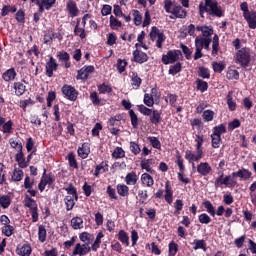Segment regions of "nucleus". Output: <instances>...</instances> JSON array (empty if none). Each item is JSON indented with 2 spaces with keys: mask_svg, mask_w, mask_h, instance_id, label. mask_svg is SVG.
<instances>
[{
  "mask_svg": "<svg viewBox=\"0 0 256 256\" xmlns=\"http://www.w3.org/2000/svg\"><path fill=\"white\" fill-rule=\"evenodd\" d=\"M198 11L201 19H205V13L209 17H217L218 19L225 17V10L219 5L217 0H204V2H200Z\"/></svg>",
  "mask_w": 256,
  "mask_h": 256,
  "instance_id": "f257e3e1",
  "label": "nucleus"
},
{
  "mask_svg": "<svg viewBox=\"0 0 256 256\" xmlns=\"http://www.w3.org/2000/svg\"><path fill=\"white\" fill-rule=\"evenodd\" d=\"M195 143H196V154H193L191 150L185 151V159L189 163H192V167H195V163L193 162L196 161V163H198V161H201V159H203V143H205V136L197 134Z\"/></svg>",
  "mask_w": 256,
  "mask_h": 256,
  "instance_id": "f03ea898",
  "label": "nucleus"
},
{
  "mask_svg": "<svg viewBox=\"0 0 256 256\" xmlns=\"http://www.w3.org/2000/svg\"><path fill=\"white\" fill-rule=\"evenodd\" d=\"M137 109L142 115L149 117V121L152 125H155V127H158L159 125H161L163 121V117H161V115H163V111L148 108L143 104L138 105Z\"/></svg>",
  "mask_w": 256,
  "mask_h": 256,
  "instance_id": "7ed1b4c3",
  "label": "nucleus"
},
{
  "mask_svg": "<svg viewBox=\"0 0 256 256\" xmlns=\"http://www.w3.org/2000/svg\"><path fill=\"white\" fill-rule=\"evenodd\" d=\"M173 1L165 0L164 1V9L166 13H171L169 19H185L187 17V10L183 9L181 5H175L173 9Z\"/></svg>",
  "mask_w": 256,
  "mask_h": 256,
  "instance_id": "20e7f679",
  "label": "nucleus"
},
{
  "mask_svg": "<svg viewBox=\"0 0 256 256\" xmlns=\"http://www.w3.org/2000/svg\"><path fill=\"white\" fill-rule=\"evenodd\" d=\"M67 192V196L64 198V203L66 205V211H73V207H75V203L79 201V194L77 193V188L70 183L67 188H64Z\"/></svg>",
  "mask_w": 256,
  "mask_h": 256,
  "instance_id": "39448f33",
  "label": "nucleus"
},
{
  "mask_svg": "<svg viewBox=\"0 0 256 256\" xmlns=\"http://www.w3.org/2000/svg\"><path fill=\"white\" fill-rule=\"evenodd\" d=\"M236 65H240L242 69H247L251 65V50L247 47L238 50L234 56Z\"/></svg>",
  "mask_w": 256,
  "mask_h": 256,
  "instance_id": "423d86ee",
  "label": "nucleus"
},
{
  "mask_svg": "<svg viewBox=\"0 0 256 256\" xmlns=\"http://www.w3.org/2000/svg\"><path fill=\"white\" fill-rule=\"evenodd\" d=\"M24 207L30 209V213L32 215V222L37 223V221H39V208L37 207V201L29 197V195H26L24 198Z\"/></svg>",
  "mask_w": 256,
  "mask_h": 256,
  "instance_id": "0eeeda50",
  "label": "nucleus"
},
{
  "mask_svg": "<svg viewBox=\"0 0 256 256\" xmlns=\"http://www.w3.org/2000/svg\"><path fill=\"white\" fill-rule=\"evenodd\" d=\"M176 165L179 168V171L177 173V177H178V181H180L181 183H184V185H189V183H191V179L189 177H185L184 173H185V164H183V157L181 156V154H179V151H177V155H176Z\"/></svg>",
  "mask_w": 256,
  "mask_h": 256,
  "instance_id": "6e6552de",
  "label": "nucleus"
},
{
  "mask_svg": "<svg viewBox=\"0 0 256 256\" xmlns=\"http://www.w3.org/2000/svg\"><path fill=\"white\" fill-rule=\"evenodd\" d=\"M179 57H183L181 50H169L167 54L162 55V63L164 65H173L179 61Z\"/></svg>",
  "mask_w": 256,
  "mask_h": 256,
  "instance_id": "1a4fd4ad",
  "label": "nucleus"
},
{
  "mask_svg": "<svg viewBox=\"0 0 256 256\" xmlns=\"http://www.w3.org/2000/svg\"><path fill=\"white\" fill-rule=\"evenodd\" d=\"M61 91L68 101H75L79 97V91L69 84H64Z\"/></svg>",
  "mask_w": 256,
  "mask_h": 256,
  "instance_id": "9d476101",
  "label": "nucleus"
},
{
  "mask_svg": "<svg viewBox=\"0 0 256 256\" xmlns=\"http://www.w3.org/2000/svg\"><path fill=\"white\" fill-rule=\"evenodd\" d=\"M59 69V64L57 60L54 59L53 56L49 57V60L46 62L45 65V75L46 77H53V73Z\"/></svg>",
  "mask_w": 256,
  "mask_h": 256,
  "instance_id": "9b49d317",
  "label": "nucleus"
},
{
  "mask_svg": "<svg viewBox=\"0 0 256 256\" xmlns=\"http://www.w3.org/2000/svg\"><path fill=\"white\" fill-rule=\"evenodd\" d=\"M91 73H95V66H93V65L84 66L80 70H78L76 79L78 81H79V79L81 81H87V79H89V75H91Z\"/></svg>",
  "mask_w": 256,
  "mask_h": 256,
  "instance_id": "f8f14e48",
  "label": "nucleus"
},
{
  "mask_svg": "<svg viewBox=\"0 0 256 256\" xmlns=\"http://www.w3.org/2000/svg\"><path fill=\"white\" fill-rule=\"evenodd\" d=\"M132 55V61H134V63H139V65H143V63H147V61H149V56L147 55V53L139 49L134 50Z\"/></svg>",
  "mask_w": 256,
  "mask_h": 256,
  "instance_id": "ddd939ff",
  "label": "nucleus"
},
{
  "mask_svg": "<svg viewBox=\"0 0 256 256\" xmlns=\"http://www.w3.org/2000/svg\"><path fill=\"white\" fill-rule=\"evenodd\" d=\"M88 253H91V246H89V243H85V244L77 243L72 252L73 255H79V256H84V255H87Z\"/></svg>",
  "mask_w": 256,
  "mask_h": 256,
  "instance_id": "4468645a",
  "label": "nucleus"
},
{
  "mask_svg": "<svg viewBox=\"0 0 256 256\" xmlns=\"http://www.w3.org/2000/svg\"><path fill=\"white\" fill-rule=\"evenodd\" d=\"M91 153V146L88 142L82 143L81 146L78 147L77 154L80 159H87L89 154Z\"/></svg>",
  "mask_w": 256,
  "mask_h": 256,
  "instance_id": "2eb2a0df",
  "label": "nucleus"
},
{
  "mask_svg": "<svg viewBox=\"0 0 256 256\" xmlns=\"http://www.w3.org/2000/svg\"><path fill=\"white\" fill-rule=\"evenodd\" d=\"M211 171H213V168L211 167V165H209L208 162H201L197 165V173H199V175H202V177H207V175H209Z\"/></svg>",
  "mask_w": 256,
  "mask_h": 256,
  "instance_id": "dca6fc26",
  "label": "nucleus"
},
{
  "mask_svg": "<svg viewBox=\"0 0 256 256\" xmlns=\"http://www.w3.org/2000/svg\"><path fill=\"white\" fill-rule=\"evenodd\" d=\"M211 38H203L201 36H197L195 38V45H197L200 49H206L209 51V45H211Z\"/></svg>",
  "mask_w": 256,
  "mask_h": 256,
  "instance_id": "f3484780",
  "label": "nucleus"
},
{
  "mask_svg": "<svg viewBox=\"0 0 256 256\" xmlns=\"http://www.w3.org/2000/svg\"><path fill=\"white\" fill-rule=\"evenodd\" d=\"M66 9L70 15V17H77L79 15V8L77 7V3L73 0H69L66 4Z\"/></svg>",
  "mask_w": 256,
  "mask_h": 256,
  "instance_id": "a211bd4d",
  "label": "nucleus"
},
{
  "mask_svg": "<svg viewBox=\"0 0 256 256\" xmlns=\"http://www.w3.org/2000/svg\"><path fill=\"white\" fill-rule=\"evenodd\" d=\"M121 121H125V114H116L109 118L108 125L109 127H119Z\"/></svg>",
  "mask_w": 256,
  "mask_h": 256,
  "instance_id": "6ab92c4d",
  "label": "nucleus"
},
{
  "mask_svg": "<svg viewBox=\"0 0 256 256\" xmlns=\"http://www.w3.org/2000/svg\"><path fill=\"white\" fill-rule=\"evenodd\" d=\"M55 37H58L57 33H55V30L53 28H48L46 31H44V35H43L44 44L47 45L49 43H52Z\"/></svg>",
  "mask_w": 256,
  "mask_h": 256,
  "instance_id": "aec40b11",
  "label": "nucleus"
},
{
  "mask_svg": "<svg viewBox=\"0 0 256 256\" xmlns=\"http://www.w3.org/2000/svg\"><path fill=\"white\" fill-rule=\"evenodd\" d=\"M164 199L168 205H171L173 203V189L171 188V182L167 181L165 183V195Z\"/></svg>",
  "mask_w": 256,
  "mask_h": 256,
  "instance_id": "412c9836",
  "label": "nucleus"
},
{
  "mask_svg": "<svg viewBox=\"0 0 256 256\" xmlns=\"http://www.w3.org/2000/svg\"><path fill=\"white\" fill-rule=\"evenodd\" d=\"M245 21H247L250 29H256V11H251L244 16Z\"/></svg>",
  "mask_w": 256,
  "mask_h": 256,
  "instance_id": "4be33fe9",
  "label": "nucleus"
},
{
  "mask_svg": "<svg viewBox=\"0 0 256 256\" xmlns=\"http://www.w3.org/2000/svg\"><path fill=\"white\" fill-rule=\"evenodd\" d=\"M129 77L133 89H139L141 87V83H143V79L139 77V74L137 72H131Z\"/></svg>",
  "mask_w": 256,
  "mask_h": 256,
  "instance_id": "5701e85b",
  "label": "nucleus"
},
{
  "mask_svg": "<svg viewBox=\"0 0 256 256\" xmlns=\"http://www.w3.org/2000/svg\"><path fill=\"white\" fill-rule=\"evenodd\" d=\"M196 31H201L204 39H211V35H213V26H197Z\"/></svg>",
  "mask_w": 256,
  "mask_h": 256,
  "instance_id": "b1692460",
  "label": "nucleus"
},
{
  "mask_svg": "<svg viewBox=\"0 0 256 256\" xmlns=\"http://www.w3.org/2000/svg\"><path fill=\"white\" fill-rule=\"evenodd\" d=\"M16 77H17V71H15V68H9L2 74V79L6 81V83L15 81Z\"/></svg>",
  "mask_w": 256,
  "mask_h": 256,
  "instance_id": "393cba45",
  "label": "nucleus"
},
{
  "mask_svg": "<svg viewBox=\"0 0 256 256\" xmlns=\"http://www.w3.org/2000/svg\"><path fill=\"white\" fill-rule=\"evenodd\" d=\"M15 161L18 163V167H20V169H27V162L25 160L23 150H20L15 154Z\"/></svg>",
  "mask_w": 256,
  "mask_h": 256,
  "instance_id": "a878e982",
  "label": "nucleus"
},
{
  "mask_svg": "<svg viewBox=\"0 0 256 256\" xmlns=\"http://www.w3.org/2000/svg\"><path fill=\"white\" fill-rule=\"evenodd\" d=\"M141 182L144 187H153V185H155V180L149 173H143L141 175Z\"/></svg>",
  "mask_w": 256,
  "mask_h": 256,
  "instance_id": "bb28decb",
  "label": "nucleus"
},
{
  "mask_svg": "<svg viewBox=\"0 0 256 256\" xmlns=\"http://www.w3.org/2000/svg\"><path fill=\"white\" fill-rule=\"evenodd\" d=\"M109 171V164L108 162L102 161L99 165L95 167L94 177H99L101 173H107Z\"/></svg>",
  "mask_w": 256,
  "mask_h": 256,
  "instance_id": "cd10ccee",
  "label": "nucleus"
},
{
  "mask_svg": "<svg viewBox=\"0 0 256 256\" xmlns=\"http://www.w3.org/2000/svg\"><path fill=\"white\" fill-rule=\"evenodd\" d=\"M17 255L20 256H30L31 253H33V250L31 248V244H24L21 248H16Z\"/></svg>",
  "mask_w": 256,
  "mask_h": 256,
  "instance_id": "c85d7f7f",
  "label": "nucleus"
},
{
  "mask_svg": "<svg viewBox=\"0 0 256 256\" xmlns=\"http://www.w3.org/2000/svg\"><path fill=\"white\" fill-rule=\"evenodd\" d=\"M253 177V172H251L249 169L241 168L238 170V178L241 181H249Z\"/></svg>",
  "mask_w": 256,
  "mask_h": 256,
  "instance_id": "c756f323",
  "label": "nucleus"
},
{
  "mask_svg": "<svg viewBox=\"0 0 256 256\" xmlns=\"http://www.w3.org/2000/svg\"><path fill=\"white\" fill-rule=\"evenodd\" d=\"M137 181H139V176H137L135 171L128 173L125 177L126 185H137Z\"/></svg>",
  "mask_w": 256,
  "mask_h": 256,
  "instance_id": "7c9ffc66",
  "label": "nucleus"
},
{
  "mask_svg": "<svg viewBox=\"0 0 256 256\" xmlns=\"http://www.w3.org/2000/svg\"><path fill=\"white\" fill-rule=\"evenodd\" d=\"M226 103L228 105L229 111H236L237 109V102L233 100V91H229L226 96Z\"/></svg>",
  "mask_w": 256,
  "mask_h": 256,
  "instance_id": "2f4dec72",
  "label": "nucleus"
},
{
  "mask_svg": "<svg viewBox=\"0 0 256 256\" xmlns=\"http://www.w3.org/2000/svg\"><path fill=\"white\" fill-rule=\"evenodd\" d=\"M41 180L46 185H53V183H55V175H53V173L47 174V169H44Z\"/></svg>",
  "mask_w": 256,
  "mask_h": 256,
  "instance_id": "473e14b6",
  "label": "nucleus"
},
{
  "mask_svg": "<svg viewBox=\"0 0 256 256\" xmlns=\"http://www.w3.org/2000/svg\"><path fill=\"white\" fill-rule=\"evenodd\" d=\"M118 241L125 247H129V234L125 230H120L118 232Z\"/></svg>",
  "mask_w": 256,
  "mask_h": 256,
  "instance_id": "72a5a7b5",
  "label": "nucleus"
},
{
  "mask_svg": "<svg viewBox=\"0 0 256 256\" xmlns=\"http://www.w3.org/2000/svg\"><path fill=\"white\" fill-rule=\"evenodd\" d=\"M116 191L120 197H129V186L125 184H117Z\"/></svg>",
  "mask_w": 256,
  "mask_h": 256,
  "instance_id": "f704fd0d",
  "label": "nucleus"
},
{
  "mask_svg": "<svg viewBox=\"0 0 256 256\" xmlns=\"http://www.w3.org/2000/svg\"><path fill=\"white\" fill-rule=\"evenodd\" d=\"M86 26H78L76 25L74 27V35L75 37H79L80 39H86L87 38V30H85Z\"/></svg>",
  "mask_w": 256,
  "mask_h": 256,
  "instance_id": "c9c22d12",
  "label": "nucleus"
},
{
  "mask_svg": "<svg viewBox=\"0 0 256 256\" xmlns=\"http://www.w3.org/2000/svg\"><path fill=\"white\" fill-rule=\"evenodd\" d=\"M9 13H17V6L15 5H4L1 10V17H7Z\"/></svg>",
  "mask_w": 256,
  "mask_h": 256,
  "instance_id": "e433bc0d",
  "label": "nucleus"
},
{
  "mask_svg": "<svg viewBox=\"0 0 256 256\" xmlns=\"http://www.w3.org/2000/svg\"><path fill=\"white\" fill-rule=\"evenodd\" d=\"M128 115L133 129H139V116H137L134 110L128 111Z\"/></svg>",
  "mask_w": 256,
  "mask_h": 256,
  "instance_id": "4c0bfd02",
  "label": "nucleus"
},
{
  "mask_svg": "<svg viewBox=\"0 0 256 256\" xmlns=\"http://www.w3.org/2000/svg\"><path fill=\"white\" fill-rule=\"evenodd\" d=\"M75 157V152H70L66 159L69 163V167H72V169H79V164L77 163V159Z\"/></svg>",
  "mask_w": 256,
  "mask_h": 256,
  "instance_id": "58836bf2",
  "label": "nucleus"
},
{
  "mask_svg": "<svg viewBox=\"0 0 256 256\" xmlns=\"http://www.w3.org/2000/svg\"><path fill=\"white\" fill-rule=\"evenodd\" d=\"M181 71H183V63L177 62L176 64L170 66L168 73L169 75L175 76L178 73H181Z\"/></svg>",
  "mask_w": 256,
  "mask_h": 256,
  "instance_id": "ea45409f",
  "label": "nucleus"
},
{
  "mask_svg": "<svg viewBox=\"0 0 256 256\" xmlns=\"http://www.w3.org/2000/svg\"><path fill=\"white\" fill-rule=\"evenodd\" d=\"M196 84V89L197 91H200L201 93H205L207 89H209V83L207 81L201 80V79H196L195 81Z\"/></svg>",
  "mask_w": 256,
  "mask_h": 256,
  "instance_id": "a19ab883",
  "label": "nucleus"
},
{
  "mask_svg": "<svg viewBox=\"0 0 256 256\" xmlns=\"http://www.w3.org/2000/svg\"><path fill=\"white\" fill-rule=\"evenodd\" d=\"M223 133H227V128L225 127V124H220L213 128L212 135H214L215 137H221Z\"/></svg>",
  "mask_w": 256,
  "mask_h": 256,
  "instance_id": "79ce46f5",
  "label": "nucleus"
},
{
  "mask_svg": "<svg viewBox=\"0 0 256 256\" xmlns=\"http://www.w3.org/2000/svg\"><path fill=\"white\" fill-rule=\"evenodd\" d=\"M38 239L40 243H45V241H47V229H45V226L43 225L38 227Z\"/></svg>",
  "mask_w": 256,
  "mask_h": 256,
  "instance_id": "37998d69",
  "label": "nucleus"
},
{
  "mask_svg": "<svg viewBox=\"0 0 256 256\" xmlns=\"http://www.w3.org/2000/svg\"><path fill=\"white\" fill-rule=\"evenodd\" d=\"M11 205V196L9 195H2L0 196V206L2 209H9Z\"/></svg>",
  "mask_w": 256,
  "mask_h": 256,
  "instance_id": "c03bdc74",
  "label": "nucleus"
},
{
  "mask_svg": "<svg viewBox=\"0 0 256 256\" xmlns=\"http://www.w3.org/2000/svg\"><path fill=\"white\" fill-rule=\"evenodd\" d=\"M198 76H200L201 79H211V72L209 71V68L200 66L198 68Z\"/></svg>",
  "mask_w": 256,
  "mask_h": 256,
  "instance_id": "a18cd8bd",
  "label": "nucleus"
},
{
  "mask_svg": "<svg viewBox=\"0 0 256 256\" xmlns=\"http://www.w3.org/2000/svg\"><path fill=\"white\" fill-rule=\"evenodd\" d=\"M14 89L16 91V95L18 97H21V95H23L25 93V91L27 90V86H25L21 82H15L14 83Z\"/></svg>",
  "mask_w": 256,
  "mask_h": 256,
  "instance_id": "49530a36",
  "label": "nucleus"
},
{
  "mask_svg": "<svg viewBox=\"0 0 256 256\" xmlns=\"http://www.w3.org/2000/svg\"><path fill=\"white\" fill-rule=\"evenodd\" d=\"M203 207L206 208L207 213L211 215V217H215L216 212H215V206H213V203L211 201L206 200L202 203Z\"/></svg>",
  "mask_w": 256,
  "mask_h": 256,
  "instance_id": "de8ad7c7",
  "label": "nucleus"
},
{
  "mask_svg": "<svg viewBox=\"0 0 256 256\" xmlns=\"http://www.w3.org/2000/svg\"><path fill=\"white\" fill-rule=\"evenodd\" d=\"M71 227L75 230L83 229V218L74 217L71 219Z\"/></svg>",
  "mask_w": 256,
  "mask_h": 256,
  "instance_id": "09e8293b",
  "label": "nucleus"
},
{
  "mask_svg": "<svg viewBox=\"0 0 256 256\" xmlns=\"http://www.w3.org/2000/svg\"><path fill=\"white\" fill-rule=\"evenodd\" d=\"M132 15L134 17V25H136V27H139V25L143 23V15L139 10H132Z\"/></svg>",
  "mask_w": 256,
  "mask_h": 256,
  "instance_id": "8fccbe9b",
  "label": "nucleus"
},
{
  "mask_svg": "<svg viewBox=\"0 0 256 256\" xmlns=\"http://www.w3.org/2000/svg\"><path fill=\"white\" fill-rule=\"evenodd\" d=\"M9 144L12 149H15V151H17V152L23 151V143H21L20 140H15L13 138H10Z\"/></svg>",
  "mask_w": 256,
  "mask_h": 256,
  "instance_id": "3c124183",
  "label": "nucleus"
},
{
  "mask_svg": "<svg viewBox=\"0 0 256 256\" xmlns=\"http://www.w3.org/2000/svg\"><path fill=\"white\" fill-rule=\"evenodd\" d=\"M97 87H98V93L100 95H105V93H113V88H111V86L105 83L99 84Z\"/></svg>",
  "mask_w": 256,
  "mask_h": 256,
  "instance_id": "603ef678",
  "label": "nucleus"
},
{
  "mask_svg": "<svg viewBox=\"0 0 256 256\" xmlns=\"http://www.w3.org/2000/svg\"><path fill=\"white\" fill-rule=\"evenodd\" d=\"M194 251H197L199 249H202L203 251H207V242H205V240H198V239H195L194 240Z\"/></svg>",
  "mask_w": 256,
  "mask_h": 256,
  "instance_id": "864d4df0",
  "label": "nucleus"
},
{
  "mask_svg": "<svg viewBox=\"0 0 256 256\" xmlns=\"http://www.w3.org/2000/svg\"><path fill=\"white\" fill-rule=\"evenodd\" d=\"M214 118H215V112L213 110H205L202 114V119L206 123L213 121Z\"/></svg>",
  "mask_w": 256,
  "mask_h": 256,
  "instance_id": "5fc2aeb1",
  "label": "nucleus"
},
{
  "mask_svg": "<svg viewBox=\"0 0 256 256\" xmlns=\"http://www.w3.org/2000/svg\"><path fill=\"white\" fill-rule=\"evenodd\" d=\"M168 256H175L177 255V252L179 251V245L175 243V241H172L168 245Z\"/></svg>",
  "mask_w": 256,
  "mask_h": 256,
  "instance_id": "6e6d98bb",
  "label": "nucleus"
},
{
  "mask_svg": "<svg viewBox=\"0 0 256 256\" xmlns=\"http://www.w3.org/2000/svg\"><path fill=\"white\" fill-rule=\"evenodd\" d=\"M122 25L123 24L121 23V21L115 18V16H110V27L113 31H117V29H119V27H122Z\"/></svg>",
  "mask_w": 256,
  "mask_h": 256,
  "instance_id": "4d7b16f0",
  "label": "nucleus"
},
{
  "mask_svg": "<svg viewBox=\"0 0 256 256\" xmlns=\"http://www.w3.org/2000/svg\"><path fill=\"white\" fill-rule=\"evenodd\" d=\"M24 172L21 169H14L12 174V181L19 182L23 180Z\"/></svg>",
  "mask_w": 256,
  "mask_h": 256,
  "instance_id": "13d9d810",
  "label": "nucleus"
},
{
  "mask_svg": "<svg viewBox=\"0 0 256 256\" xmlns=\"http://www.w3.org/2000/svg\"><path fill=\"white\" fill-rule=\"evenodd\" d=\"M56 57L60 62H63V63H65V61L71 60V55H69V53L65 52L64 50L59 51Z\"/></svg>",
  "mask_w": 256,
  "mask_h": 256,
  "instance_id": "bf43d9fd",
  "label": "nucleus"
},
{
  "mask_svg": "<svg viewBox=\"0 0 256 256\" xmlns=\"http://www.w3.org/2000/svg\"><path fill=\"white\" fill-rule=\"evenodd\" d=\"M113 159H123L125 157V150L121 147H116L112 153Z\"/></svg>",
  "mask_w": 256,
  "mask_h": 256,
  "instance_id": "052dcab7",
  "label": "nucleus"
},
{
  "mask_svg": "<svg viewBox=\"0 0 256 256\" xmlns=\"http://www.w3.org/2000/svg\"><path fill=\"white\" fill-rule=\"evenodd\" d=\"M148 141H149V143L152 145V147L154 149H158L160 151V149H161V141L159 140V138H157L155 136H149L148 137Z\"/></svg>",
  "mask_w": 256,
  "mask_h": 256,
  "instance_id": "680f3d73",
  "label": "nucleus"
},
{
  "mask_svg": "<svg viewBox=\"0 0 256 256\" xmlns=\"http://www.w3.org/2000/svg\"><path fill=\"white\" fill-rule=\"evenodd\" d=\"M159 35H163V32H161V30H159L157 26H153L149 34L151 41H155V39H157Z\"/></svg>",
  "mask_w": 256,
  "mask_h": 256,
  "instance_id": "e2e57ef3",
  "label": "nucleus"
},
{
  "mask_svg": "<svg viewBox=\"0 0 256 256\" xmlns=\"http://www.w3.org/2000/svg\"><path fill=\"white\" fill-rule=\"evenodd\" d=\"M2 233L6 236V237H11V235H13V233H15V227L6 224L2 227Z\"/></svg>",
  "mask_w": 256,
  "mask_h": 256,
  "instance_id": "0e129e2a",
  "label": "nucleus"
},
{
  "mask_svg": "<svg viewBox=\"0 0 256 256\" xmlns=\"http://www.w3.org/2000/svg\"><path fill=\"white\" fill-rule=\"evenodd\" d=\"M226 78L229 79V81L235 79V81H239V71L230 69L226 73Z\"/></svg>",
  "mask_w": 256,
  "mask_h": 256,
  "instance_id": "69168bd1",
  "label": "nucleus"
},
{
  "mask_svg": "<svg viewBox=\"0 0 256 256\" xmlns=\"http://www.w3.org/2000/svg\"><path fill=\"white\" fill-rule=\"evenodd\" d=\"M144 105H146V107H153V105H155V100L153 99L152 94H144Z\"/></svg>",
  "mask_w": 256,
  "mask_h": 256,
  "instance_id": "338daca9",
  "label": "nucleus"
},
{
  "mask_svg": "<svg viewBox=\"0 0 256 256\" xmlns=\"http://www.w3.org/2000/svg\"><path fill=\"white\" fill-rule=\"evenodd\" d=\"M15 19H16L17 23H21L22 25H24V23H25V10H23V9L18 10L15 14Z\"/></svg>",
  "mask_w": 256,
  "mask_h": 256,
  "instance_id": "774afa93",
  "label": "nucleus"
}]
</instances>
